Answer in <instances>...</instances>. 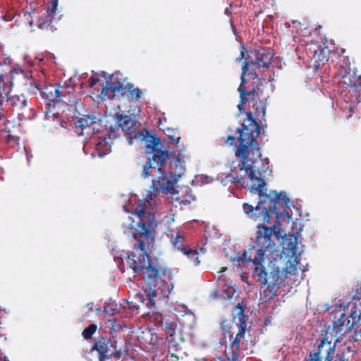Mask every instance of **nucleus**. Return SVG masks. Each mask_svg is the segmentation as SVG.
<instances>
[{"label": "nucleus", "instance_id": "f257e3e1", "mask_svg": "<svg viewBox=\"0 0 361 361\" xmlns=\"http://www.w3.org/2000/svg\"><path fill=\"white\" fill-rule=\"evenodd\" d=\"M261 127H241L238 129L239 145L236 147L235 155L239 162V169L245 171V176L250 180V184L245 187L252 192H257L259 201L255 207L248 203L243 204V212L252 220L260 221L257 226L255 240L253 244L248 245L238 258L243 262H252L254 265V274L257 276V281L263 288L264 298L272 299L276 295L280 286L288 275H295L297 264L294 261L288 260L282 269L276 263L271 262L269 268L264 265L267 255L277 251V244L281 238L279 228L264 226L269 224L274 216L279 221L281 210L288 205L290 199L283 191L277 192L271 190L267 192L266 181L262 173L269 169V159L262 158L259 143L256 137L260 135Z\"/></svg>", "mask_w": 361, "mask_h": 361}, {"label": "nucleus", "instance_id": "f03ea898", "mask_svg": "<svg viewBox=\"0 0 361 361\" xmlns=\"http://www.w3.org/2000/svg\"><path fill=\"white\" fill-rule=\"evenodd\" d=\"M147 203H149V200H140L135 209L138 221L133 238L137 241L135 245L142 253L137 255L131 252L126 259L133 272L142 275L148 286L149 289L145 290L148 300L147 306L152 307L155 305L154 298L157 295L169 296L173 289V283L171 270L151 260L146 251V243L153 240L152 233L157 227L154 213L147 211Z\"/></svg>", "mask_w": 361, "mask_h": 361}, {"label": "nucleus", "instance_id": "7ed1b4c3", "mask_svg": "<svg viewBox=\"0 0 361 361\" xmlns=\"http://www.w3.org/2000/svg\"><path fill=\"white\" fill-rule=\"evenodd\" d=\"M273 59L270 49L262 47H257L247 51L241 46L240 54L236 61L245 59L242 66L240 84L238 88L240 94V102L238 109L240 113L245 109L243 104L254 102L259 95V81L264 80L259 77L258 71L261 68L268 69Z\"/></svg>", "mask_w": 361, "mask_h": 361}, {"label": "nucleus", "instance_id": "20e7f679", "mask_svg": "<svg viewBox=\"0 0 361 361\" xmlns=\"http://www.w3.org/2000/svg\"><path fill=\"white\" fill-rule=\"evenodd\" d=\"M188 159V156L178 152L175 155L172 160L166 161L159 166V163H155L152 165V169L149 170L154 176L153 171L158 173L156 178L152 179L151 190L149 191L147 197L150 200H153L159 193V190L168 194L176 192V184L181 176V172L183 169V164Z\"/></svg>", "mask_w": 361, "mask_h": 361}, {"label": "nucleus", "instance_id": "39448f33", "mask_svg": "<svg viewBox=\"0 0 361 361\" xmlns=\"http://www.w3.org/2000/svg\"><path fill=\"white\" fill-rule=\"evenodd\" d=\"M146 135L144 140H146L145 149L148 154H151L147 157L146 163L142 166L141 176L144 178L149 177L152 172L149 171L152 169L153 164L159 163V166L166 161H169L170 154L166 149L159 148L161 140L156 135H149V131L144 129L142 130Z\"/></svg>", "mask_w": 361, "mask_h": 361}, {"label": "nucleus", "instance_id": "423d86ee", "mask_svg": "<svg viewBox=\"0 0 361 361\" xmlns=\"http://www.w3.org/2000/svg\"><path fill=\"white\" fill-rule=\"evenodd\" d=\"M320 340L317 347L309 355L307 361H346L343 355L336 353V340L334 343L332 338L329 340L328 332Z\"/></svg>", "mask_w": 361, "mask_h": 361}, {"label": "nucleus", "instance_id": "0eeeda50", "mask_svg": "<svg viewBox=\"0 0 361 361\" xmlns=\"http://www.w3.org/2000/svg\"><path fill=\"white\" fill-rule=\"evenodd\" d=\"M92 350L98 352L99 361H107L112 358L119 360L126 356L128 353L129 348L126 343L124 348L117 349L115 340L102 337L94 343Z\"/></svg>", "mask_w": 361, "mask_h": 361}, {"label": "nucleus", "instance_id": "6e6552de", "mask_svg": "<svg viewBox=\"0 0 361 361\" xmlns=\"http://www.w3.org/2000/svg\"><path fill=\"white\" fill-rule=\"evenodd\" d=\"M114 118L118 128L126 132L127 138L130 145L133 143L134 140L144 141L146 135L143 131L137 130L140 123L136 120L135 116L123 114V113H116Z\"/></svg>", "mask_w": 361, "mask_h": 361}, {"label": "nucleus", "instance_id": "1a4fd4ad", "mask_svg": "<svg viewBox=\"0 0 361 361\" xmlns=\"http://www.w3.org/2000/svg\"><path fill=\"white\" fill-rule=\"evenodd\" d=\"M237 314L239 316V330L235 336L233 338L231 343L225 350V355L228 361H237L239 357L240 342L244 336L246 329V322L245 321L244 307L241 305L235 307Z\"/></svg>", "mask_w": 361, "mask_h": 361}, {"label": "nucleus", "instance_id": "9d476101", "mask_svg": "<svg viewBox=\"0 0 361 361\" xmlns=\"http://www.w3.org/2000/svg\"><path fill=\"white\" fill-rule=\"evenodd\" d=\"M348 308L350 309L349 316L345 317L344 314H341L338 320L334 322V325L339 327L345 326L348 331L357 330L360 326L359 322L361 320V302L348 304Z\"/></svg>", "mask_w": 361, "mask_h": 361}, {"label": "nucleus", "instance_id": "9b49d317", "mask_svg": "<svg viewBox=\"0 0 361 361\" xmlns=\"http://www.w3.org/2000/svg\"><path fill=\"white\" fill-rule=\"evenodd\" d=\"M155 319L157 320V324L165 330L166 334L169 336L167 338L169 340V344L168 348V352L171 354L173 357H177V355L173 352L176 350V344L174 343L175 338L174 336L177 329V323L176 321L164 320L162 315L157 313Z\"/></svg>", "mask_w": 361, "mask_h": 361}, {"label": "nucleus", "instance_id": "f8f14e48", "mask_svg": "<svg viewBox=\"0 0 361 361\" xmlns=\"http://www.w3.org/2000/svg\"><path fill=\"white\" fill-rule=\"evenodd\" d=\"M340 77L341 80L339 82L346 85L350 89L349 92L355 96L358 103H361V75L349 72L341 75Z\"/></svg>", "mask_w": 361, "mask_h": 361}, {"label": "nucleus", "instance_id": "ddd939ff", "mask_svg": "<svg viewBox=\"0 0 361 361\" xmlns=\"http://www.w3.org/2000/svg\"><path fill=\"white\" fill-rule=\"evenodd\" d=\"M119 136L118 128H111L108 134L102 138H99L95 146V151L97 152L98 156L104 157L111 152V140L115 139Z\"/></svg>", "mask_w": 361, "mask_h": 361}, {"label": "nucleus", "instance_id": "4468645a", "mask_svg": "<svg viewBox=\"0 0 361 361\" xmlns=\"http://www.w3.org/2000/svg\"><path fill=\"white\" fill-rule=\"evenodd\" d=\"M57 86L58 85L49 84L45 85L42 90L39 89V86H36L40 90L42 98L48 102L49 107H54L56 103L59 102V93Z\"/></svg>", "mask_w": 361, "mask_h": 361}, {"label": "nucleus", "instance_id": "2eb2a0df", "mask_svg": "<svg viewBox=\"0 0 361 361\" xmlns=\"http://www.w3.org/2000/svg\"><path fill=\"white\" fill-rule=\"evenodd\" d=\"M6 103L17 111H22L27 106V99L24 94H11L6 92Z\"/></svg>", "mask_w": 361, "mask_h": 361}, {"label": "nucleus", "instance_id": "dca6fc26", "mask_svg": "<svg viewBox=\"0 0 361 361\" xmlns=\"http://www.w3.org/2000/svg\"><path fill=\"white\" fill-rule=\"evenodd\" d=\"M345 49H342V54L339 56V60L336 66L337 76L351 72L350 59L349 56L343 55Z\"/></svg>", "mask_w": 361, "mask_h": 361}, {"label": "nucleus", "instance_id": "f3484780", "mask_svg": "<svg viewBox=\"0 0 361 361\" xmlns=\"http://www.w3.org/2000/svg\"><path fill=\"white\" fill-rule=\"evenodd\" d=\"M185 238L184 235L177 233L176 236H172L171 242L176 250L181 252L183 254L189 247V245H185Z\"/></svg>", "mask_w": 361, "mask_h": 361}, {"label": "nucleus", "instance_id": "a211bd4d", "mask_svg": "<svg viewBox=\"0 0 361 361\" xmlns=\"http://www.w3.org/2000/svg\"><path fill=\"white\" fill-rule=\"evenodd\" d=\"M329 53L330 51L327 47H324L323 49H319V50H316L314 51V58L315 62L318 63V66L320 64L324 65L329 61Z\"/></svg>", "mask_w": 361, "mask_h": 361}, {"label": "nucleus", "instance_id": "6ab92c4d", "mask_svg": "<svg viewBox=\"0 0 361 361\" xmlns=\"http://www.w3.org/2000/svg\"><path fill=\"white\" fill-rule=\"evenodd\" d=\"M126 89L127 90L132 102H138L143 94L140 89L135 87V85L131 82L126 83Z\"/></svg>", "mask_w": 361, "mask_h": 361}, {"label": "nucleus", "instance_id": "aec40b11", "mask_svg": "<svg viewBox=\"0 0 361 361\" xmlns=\"http://www.w3.org/2000/svg\"><path fill=\"white\" fill-rule=\"evenodd\" d=\"M252 108L256 116L262 115V118H264L266 116L267 99L257 100L253 104Z\"/></svg>", "mask_w": 361, "mask_h": 361}, {"label": "nucleus", "instance_id": "412c9836", "mask_svg": "<svg viewBox=\"0 0 361 361\" xmlns=\"http://www.w3.org/2000/svg\"><path fill=\"white\" fill-rule=\"evenodd\" d=\"M115 93L116 92L108 84L102 89L99 97L102 100H113L116 96Z\"/></svg>", "mask_w": 361, "mask_h": 361}, {"label": "nucleus", "instance_id": "4be33fe9", "mask_svg": "<svg viewBox=\"0 0 361 361\" xmlns=\"http://www.w3.org/2000/svg\"><path fill=\"white\" fill-rule=\"evenodd\" d=\"M183 255L188 257L189 260L192 263L194 266H197L200 264V262L199 260L198 252L196 249H193L189 246Z\"/></svg>", "mask_w": 361, "mask_h": 361}, {"label": "nucleus", "instance_id": "5701e85b", "mask_svg": "<svg viewBox=\"0 0 361 361\" xmlns=\"http://www.w3.org/2000/svg\"><path fill=\"white\" fill-rule=\"evenodd\" d=\"M57 88L59 89V102L61 101L64 102L63 99H66L71 92H74V88L73 87L61 86L58 85Z\"/></svg>", "mask_w": 361, "mask_h": 361}, {"label": "nucleus", "instance_id": "b1692460", "mask_svg": "<svg viewBox=\"0 0 361 361\" xmlns=\"http://www.w3.org/2000/svg\"><path fill=\"white\" fill-rule=\"evenodd\" d=\"M226 178L227 181H229L233 183H241L243 185L244 178L238 175L235 171H232L230 173H228Z\"/></svg>", "mask_w": 361, "mask_h": 361}, {"label": "nucleus", "instance_id": "393cba45", "mask_svg": "<svg viewBox=\"0 0 361 361\" xmlns=\"http://www.w3.org/2000/svg\"><path fill=\"white\" fill-rule=\"evenodd\" d=\"M51 18H46L45 20H44L42 22H39L37 24L38 28H39L41 30H45L47 31L54 32V30L56 29L54 27V25L51 24Z\"/></svg>", "mask_w": 361, "mask_h": 361}, {"label": "nucleus", "instance_id": "a878e982", "mask_svg": "<svg viewBox=\"0 0 361 361\" xmlns=\"http://www.w3.org/2000/svg\"><path fill=\"white\" fill-rule=\"evenodd\" d=\"M111 84L109 85L116 92H120L124 89L123 82L118 78H114L113 75L111 76Z\"/></svg>", "mask_w": 361, "mask_h": 361}, {"label": "nucleus", "instance_id": "bb28decb", "mask_svg": "<svg viewBox=\"0 0 361 361\" xmlns=\"http://www.w3.org/2000/svg\"><path fill=\"white\" fill-rule=\"evenodd\" d=\"M97 328V326L96 324H92L89 325L87 327H86L83 330V331L82 333V336L85 339L90 338L92 336V335L94 334V332L96 331Z\"/></svg>", "mask_w": 361, "mask_h": 361}, {"label": "nucleus", "instance_id": "cd10ccee", "mask_svg": "<svg viewBox=\"0 0 361 361\" xmlns=\"http://www.w3.org/2000/svg\"><path fill=\"white\" fill-rule=\"evenodd\" d=\"M49 3L51 6L47 8V14L46 16L47 18H53L56 13V11L58 6V0H51Z\"/></svg>", "mask_w": 361, "mask_h": 361}, {"label": "nucleus", "instance_id": "c85d7f7f", "mask_svg": "<svg viewBox=\"0 0 361 361\" xmlns=\"http://www.w3.org/2000/svg\"><path fill=\"white\" fill-rule=\"evenodd\" d=\"M168 133L166 134L171 142H175L178 144L180 141V137L177 132L168 129Z\"/></svg>", "mask_w": 361, "mask_h": 361}, {"label": "nucleus", "instance_id": "c756f323", "mask_svg": "<svg viewBox=\"0 0 361 361\" xmlns=\"http://www.w3.org/2000/svg\"><path fill=\"white\" fill-rule=\"evenodd\" d=\"M79 126L82 128L85 129L87 127L90 126L94 123L93 118L90 117L87 118H82L78 121Z\"/></svg>", "mask_w": 361, "mask_h": 361}, {"label": "nucleus", "instance_id": "7c9ffc66", "mask_svg": "<svg viewBox=\"0 0 361 361\" xmlns=\"http://www.w3.org/2000/svg\"><path fill=\"white\" fill-rule=\"evenodd\" d=\"M116 305H114L112 304H108V305H105V307H104V312L105 314H107L109 315L114 314V313L116 310Z\"/></svg>", "mask_w": 361, "mask_h": 361}, {"label": "nucleus", "instance_id": "2f4dec72", "mask_svg": "<svg viewBox=\"0 0 361 361\" xmlns=\"http://www.w3.org/2000/svg\"><path fill=\"white\" fill-rule=\"evenodd\" d=\"M99 81V78L95 75H92L88 80L89 87H93Z\"/></svg>", "mask_w": 361, "mask_h": 361}, {"label": "nucleus", "instance_id": "473e14b6", "mask_svg": "<svg viewBox=\"0 0 361 361\" xmlns=\"http://www.w3.org/2000/svg\"><path fill=\"white\" fill-rule=\"evenodd\" d=\"M195 198L194 196L190 195L189 199H186L185 200H180L179 197H177L176 200L179 201L180 204L187 205L188 204L190 203L191 200H195Z\"/></svg>", "mask_w": 361, "mask_h": 361}, {"label": "nucleus", "instance_id": "72a5a7b5", "mask_svg": "<svg viewBox=\"0 0 361 361\" xmlns=\"http://www.w3.org/2000/svg\"><path fill=\"white\" fill-rule=\"evenodd\" d=\"M235 140V137L233 136V135H229L227 137V140H226V142L228 143L229 145H233V142Z\"/></svg>", "mask_w": 361, "mask_h": 361}, {"label": "nucleus", "instance_id": "f704fd0d", "mask_svg": "<svg viewBox=\"0 0 361 361\" xmlns=\"http://www.w3.org/2000/svg\"><path fill=\"white\" fill-rule=\"evenodd\" d=\"M348 109H349V111H350V115L348 116V117H350V116H352V114H353V113H354V106H352V105H349Z\"/></svg>", "mask_w": 361, "mask_h": 361}, {"label": "nucleus", "instance_id": "c9c22d12", "mask_svg": "<svg viewBox=\"0 0 361 361\" xmlns=\"http://www.w3.org/2000/svg\"><path fill=\"white\" fill-rule=\"evenodd\" d=\"M3 118H5L4 116L3 115V114L0 113V120L3 119Z\"/></svg>", "mask_w": 361, "mask_h": 361}, {"label": "nucleus", "instance_id": "e433bc0d", "mask_svg": "<svg viewBox=\"0 0 361 361\" xmlns=\"http://www.w3.org/2000/svg\"><path fill=\"white\" fill-rule=\"evenodd\" d=\"M4 361H9L8 359L6 357H4Z\"/></svg>", "mask_w": 361, "mask_h": 361}, {"label": "nucleus", "instance_id": "4c0bfd02", "mask_svg": "<svg viewBox=\"0 0 361 361\" xmlns=\"http://www.w3.org/2000/svg\"><path fill=\"white\" fill-rule=\"evenodd\" d=\"M226 269V267L222 268V269H221V272H223V271H224Z\"/></svg>", "mask_w": 361, "mask_h": 361}, {"label": "nucleus", "instance_id": "58836bf2", "mask_svg": "<svg viewBox=\"0 0 361 361\" xmlns=\"http://www.w3.org/2000/svg\"><path fill=\"white\" fill-rule=\"evenodd\" d=\"M3 97L2 93L0 94V98Z\"/></svg>", "mask_w": 361, "mask_h": 361}, {"label": "nucleus", "instance_id": "ea45409f", "mask_svg": "<svg viewBox=\"0 0 361 361\" xmlns=\"http://www.w3.org/2000/svg\"><path fill=\"white\" fill-rule=\"evenodd\" d=\"M3 337V335L0 334V338H2Z\"/></svg>", "mask_w": 361, "mask_h": 361}]
</instances>
